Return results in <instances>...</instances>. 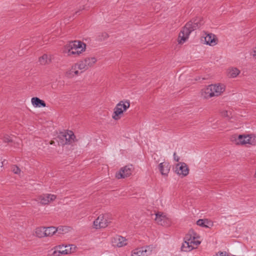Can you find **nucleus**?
<instances>
[{"label":"nucleus","instance_id":"obj_15","mask_svg":"<svg viewBox=\"0 0 256 256\" xmlns=\"http://www.w3.org/2000/svg\"><path fill=\"white\" fill-rule=\"evenodd\" d=\"M158 167L160 174L162 176H168L170 168V166L168 162H160Z\"/></svg>","mask_w":256,"mask_h":256},{"label":"nucleus","instance_id":"obj_33","mask_svg":"<svg viewBox=\"0 0 256 256\" xmlns=\"http://www.w3.org/2000/svg\"><path fill=\"white\" fill-rule=\"evenodd\" d=\"M70 246H71V247H70V248H72V252H74V251L72 250H73L72 247L74 246V248H76V246H74V245H72V244Z\"/></svg>","mask_w":256,"mask_h":256},{"label":"nucleus","instance_id":"obj_14","mask_svg":"<svg viewBox=\"0 0 256 256\" xmlns=\"http://www.w3.org/2000/svg\"><path fill=\"white\" fill-rule=\"evenodd\" d=\"M126 239L125 238L120 236H116L113 238L112 242L114 246L120 248L126 244Z\"/></svg>","mask_w":256,"mask_h":256},{"label":"nucleus","instance_id":"obj_19","mask_svg":"<svg viewBox=\"0 0 256 256\" xmlns=\"http://www.w3.org/2000/svg\"><path fill=\"white\" fill-rule=\"evenodd\" d=\"M155 220L158 224L161 226H166V216L163 215L162 214H156Z\"/></svg>","mask_w":256,"mask_h":256},{"label":"nucleus","instance_id":"obj_10","mask_svg":"<svg viewBox=\"0 0 256 256\" xmlns=\"http://www.w3.org/2000/svg\"><path fill=\"white\" fill-rule=\"evenodd\" d=\"M132 165H127L122 168L118 173L116 174V177L118 179L128 177L132 174Z\"/></svg>","mask_w":256,"mask_h":256},{"label":"nucleus","instance_id":"obj_13","mask_svg":"<svg viewBox=\"0 0 256 256\" xmlns=\"http://www.w3.org/2000/svg\"><path fill=\"white\" fill-rule=\"evenodd\" d=\"M192 238V234H189L186 236L184 238V242L181 246V250L184 252H190L193 249L192 246L191 245L192 242L190 240Z\"/></svg>","mask_w":256,"mask_h":256},{"label":"nucleus","instance_id":"obj_8","mask_svg":"<svg viewBox=\"0 0 256 256\" xmlns=\"http://www.w3.org/2000/svg\"><path fill=\"white\" fill-rule=\"evenodd\" d=\"M59 138L61 140L60 142L62 145L71 144L75 138V136L72 131H69V132H65L59 136Z\"/></svg>","mask_w":256,"mask_h":256},{"label":"nucleus","instance_id":"obj_23","mask_svg":"<svg viewBox=\"0 0 256 256\" xmlns=\"http://www.w3.org/2000/svg\"><path fill=\"white\" fill-rule=\"evenodd\" d=\"M240 71L237 68H232L229 70L228 73V76L230 78H236L239 74Z\"/></svg>","mask_w":256,"mask_h":256},{"label":"nucleus","instance_id":"obj_20","mask_svg":"<svg viewBox=\"0 0 256 256\" xmlns=\"http://www.w3.org/2000/svg\"><path fill=\"white\" fill-rule=\"evenodd\" d=\"M210 224V226H212V224H211V222L207 219H199L196 222L197 225L204 228H209Z\"/></svg>","mask_w":256,"mask_h":256},{"label":"nucleus","instance_id":"obj_25","mask_svg":"<svg viewBox=\"0 0 256 256\" xmlns=\"http://www.w3.org/2000/svg\"><path fill=\"white\" fill-rule=\"evenodd\" d=\"M190 232H192L193 234V235L192 234V238L190 240L191 242H192V244H196V246L199 245L200 243V242L198 240H194L196 238V234L192 230L189 231V233L190 234Z\"/></svg>","mask_w":256,"mask_h":256},{"label":"nucleus","instance_id":"obj_4","mask_svg":"<svg viewBox=\"0 0 256 256\" xmlns=\"http://www.w3.org/2000/svg\"><path fill=\"white\" fill-rule=\"evenodd\" d=\"M130 102L128 100L120 101L119 102L114 108V112L112 114V118L114 120H119L120 115L123 114L124 112L130 107Z\"/></svg>","mask_w":256,"mask_h":256},{"label":"nucleus","instance_id":"obj_9","mask_svg":"<svg viewBox=\"0 0 256 256\" xmlns=\"http://www.w3.org/2000/svg\"><path fill=\"white\" fill-rule=\"evenodd\" d=\"M175 172L179 176H186L189 173V168L187 164L183 162H180L176 166Z\"/></svg>","mask_w":256,"mask_h":256},{"label":"nucleus","instance_id":"obj_38","mask_svg":"<svg viewBox=\"0 0 256 256\" xmlns=\"http://www.w3.org/2000/svg\"><path fill=\"white\" fill-rule=\"evenodd\" d=\"M156 163H158V160H156Z\"/></svg>","mask_w":256,"mask_h":256},{"label":"nucleus","instance_id":"obj_3","mask_svg":"<svg viewBox=\"0 0 256 256\" xmlns=\"http://www.w3.org/2000/svg\"><path fill=\"white\" fill-rule=\"evenodd\" d=\"M224 88L220 84H210L202 90V96L204 98H209L220 95L224 91Z\"/></svg>","mask_w":256,"mask_h":256},{"label":"nucleus","instance_id":"obj_7","mask_svg":"<svg viewBox=\"0 0 256 256\" xmlns=\"http://www.w3.org/2000/svg\"><path fill=\"white\" fill-rule=\"evenodd\" d=\"M232 141L234 142L236 144H246L248 143H252L250 141V136L240 134L238 136L236 135L232 137Z\"/></svg>","mask_w":256,"mask_h":256},{"label":"nucleus","instance_id":"obj_5","mask_svg":"<svg viewBox=\"0 0 256 256\" xmlns=\"http://www.w3.org/2000/svg\"><path fill=\"white\" fill-rule=\"evenodd\" d=\"M96 60V58L94 57L86 58L83 60H80L78 63L76 64L74 66L75 68L77 67L79 70L84 71L89 68L92 66Z\"/></svg>","mask_w":256,"mask_h":256},{"label":"nucleus","instance_id":"obj_1","mask_svg":"<svg viewBox=\"0 0 256 256\" xmlns=\"http://www.w3.org/2000/svg\"><path fill=\"white\" fill-rule=\"evenodd\" d=\"M202 24L199 20H194L188 22L179 33L178 42L182 44L188 39L190 34L194 30L198 28Z\"/></svg>","mask_w":256,"mask_h":256},{"label":"nucleus","instance_id":"obj_37","mask_svg":"<svg viewBox=\"0 0 256 256\" xmlns=\"http://www.w3.org/2000/svg\"><path fill=\"white\" fill-rule=\"evenodd\" d=\"M65 250H70V248H65Z\"/></svg>","mask_w":256,"mask_h":256},{"label":"nucleus","instance_id":"obj_17","mask_svg":"<svg viewBox=\"0 0 256 256\" xmlns=\"http://www.w3.org/2000/svg\"><path fill=\"white\" fill-rule=\"evenodd\" d=\"M149 248L147 246L146 248L142 247L140 248H138L134 250L132 252V256H146L150 252H148V250L146 248Z\"/></svg>","mask_w":256,"mask_h":256},{"label":"nucleus","instance_id":"obj_21","mask_svg":"<svg viewBox=\"0 0 256 256\" xmlns=\"http://www.w3.org/2000/svg\"><path fill=\"white\" fill-rule=\"evenodd\" d=\"M45 228L40 227L36 229V236L41 238L46 236Z\"/></svg>","mask_w":256,"mask_h":256},{"label":"nucleus","instance_id":"obj_6","mask_svg":"<svg viewBox=\"0 0 256 256\" xmlns=\"http://www.w3.org/2000/svg\"><path fill=\"white\" fill-rule=\"evenodd\" d=\"M110 222L108 220V214L100 215L94 222V224L96 228L106 227Z\"/></svg>","mask_w":256,"mask_h":256},{"label":"nucleus","instance_id":"obj_31","mask_svg":"<svg viewBox=\"0 0 256 256\" xmlns=\"http://www.w3.org/2000/svg\"><path fill=\"white\" fill-rule=\"evenodd\" d=\"M174 160L177 162H178L180 160V157L176 156V152H174Z\"/></svg>","mask_w":256,"mask_h":256},{"label":"nucleus","instance_id":"obj_24","mask_svg":"<svg viewBox=\"0 0 256 256\" xmlns=\"http://www.w3.org/2000/svg\"><path fill=\"white\" fill-rule=\"evenodd\" d=\"M50 62V58H48V56L46 54H44L39 58V62L42 65H45L46 64H49Z\"/></svg>","mask_w":256,"mask_h":256},{"label":"nucleus","instance_id":"obj_26","mask_svg":"<svg viewBox=\"0 0 256 256\" xmlns=\"http://www.w3.org/2000/svg\"><path fill=\"white\" fill-rule=\"evenodd\" d=\"M108 37V35L106 32H102L97 37V40L98 41H102L106 39Z\"/></svg>","mask_w":256,"mask_h":256},{"label":"nucleus","instance_id":"obj_11","mask_svg":"<svg viewBox=\"0 0 256 256\" xmlns=\"http://www.w3.org/2000/svg\"><path fill=\"white\" fill-rule=\"evenodd\" d=\"M70 246H64L63 245L56 246V249L52 252V256H60V254H68L72 252V248H70V250H65V248H68Z\"/></svg>","mask_w":256,"mask_h":256},{"label":"nucleus","instance_id":"obj_18","mask_svg":"<svg viewBox=\"0 0 256 256\" xmlns=\"http://www.w3.org/2000/svg\"><path fill=\"white\" fill-rule=\"evenodd\" d=\"M31 101L32 105L35 107L41 108L46 106L45 102L38 97L32 98Z\"/></svg>","mask_w":256,"mask_h":256},{"label":"nucleus","instance_id":"obj_36","mask_svg":"<svg viewBox=\"0 0 256 256\" xmlns=\"http://www.w3.org/2000/svg\"><path fill=\"white\" fill-rule=\"evenodd\" d=\"M84 6H82V10H84Z\"/></svg>","mask_w":256,"mask_h":256},{"label":"nucleus","instance_id":"obj_35","mask_svg":"<svg viewBox=\"0 0 256 256\" xmlns=\"http://www.w3.org/2000/svg\"><path fill=\"white\" fill-rule=\"evenodd\" d=\"M78 12H79V10H78V11L75 12L74 14H77Z\"/></svg>","mask_w":256,"mask_h":256},{"label":"nucleus","instance_id":"obj_30","mask_svg":"<svg viewBox=\"0 0 256 256\" xmlns=\"http://www.w3.org/2000/svg\"><path fill=\"white\" fill-rule=\"evenodd\" d=\"M250 136V141L252 143H248V144L255 145L256 144V136H254L253 134H249Z\"/></svg>","mask_w":256,"mask_h":256},{"label":"nucleus","instance_id":"obj_34","mask_svg":"<svg viewBox=\"0 0 256 256\" xmlns=\"http://www.w3.org/2000/svg\"><path fill=\"white\" fill-rule=\"evenodd\" d=\"M253 56H256V50L254 51Z\"/></svg>","mask_w":256,"mask_h":256},{"label":"nucleus","instance_id":"obj_27","mask_svg":"<svg viewBox=\"0 0 256 256\" xmlns=\"http://www.w3.org/2000/svg\"><path fill=\"white\" fill-rule=\"evenodd\" d=\"M57 230V232L59 234H62L63 232H66V230H67V227L64 226H60L56 228Z\"/></svg>","mask_w":256,"mask_h":256},{"label":"nucleus","instance_id":"obj_16","mask_svg":"<svg viewBox=\"0 0 256 256\" xmlns=\"http://www.w3.org/2000/svg\"><path fill=\"white\" fill-rule=\"evenodd\" d=\"M206 44L210 46H214L217 44L218 38L212 34H208L204 37Z\"/></svg>","mask_w":256,"mask_h":256},{"label":"nucleus","instance_id":"obj_28","mask_svg":"<svg viewBox=\"0 0 256 256\" xmlns=\"http://www.w3.org/2000/svg\"><path fill=\"white\" fill-rule=\"evenodd\" d=\"M3 141L4 142L8 143L12 142V140L9 136L6 135L3 138Z\"/></svg>","mask_w":256,"mask_h":256},{"label":"nucleus","instance_id":"obj_22","mask_svg":"<svg viewBox=\"0 0 256 256\" xmlns=\"http://www.w3.org/2000/svg\"><path fill=\"white\" fill-rule=\"evenodd\" d=\"M45 231L46 236H50L54 234L57 232V230L54 226H50L45 228Z\"/></svg>","mask_w":256,"mask_h":256},{"label":"nucleus","instance_id":"obj_2","mask_svg":"<svg viewBox=\"0 0 256 256\" xmlns=\"http://www.w3.org/2000/svg\"><path fill=\"white\" fill-rule=\"evenodd\" d=\"M86 44L82 42L74 40L70 42L64 46V52L68 55L80 54L86 49Z\"/></svg>","mask_w":256,"mask_h":256},{"label":"nucleus","instance_id":"obj_12","mask_svg":"<svg viewBox=\"0 0 256 256\" xmlns=\"http://www.w3.org/2000/svg\"><path fill=\"white\" fill-rule=\"evenodd\" d=\"M56 198V196L52 194H45L40 196L37 200L38 202L43 205L48 204L50 202H52Z\"/></svg>","mask_w":256,"mask_h":256},{"label":"nucleus","instance_id":"obj_32","mask_svg":"<svg viewBox=\"0 0 256 256\" xmlns=\"http://www.w3.org/2000/svg\"><path fill=\"white\" fill-rule=\"evenodd\" d=\"M72 72H73V71ZM74 72V74L76 75H78V73H79L78 70H75V71Z\"/></svg>","mask_w":256,"mask_h":256},{"label":"nucleus","instance_id":"obj_29","mask_svg":"<svg viewBox=\"0 0 256 256\" xmlns=\"http://www.w3.org/2000/svg\"><path fill=\"white\" fill-rule=\"evenodd\" d=\"M12 172L16 174H18L20 172V169L16 166H14L12 168Z\"/></svg>","mask_w":256,"mask_h":256}]
</instances>
